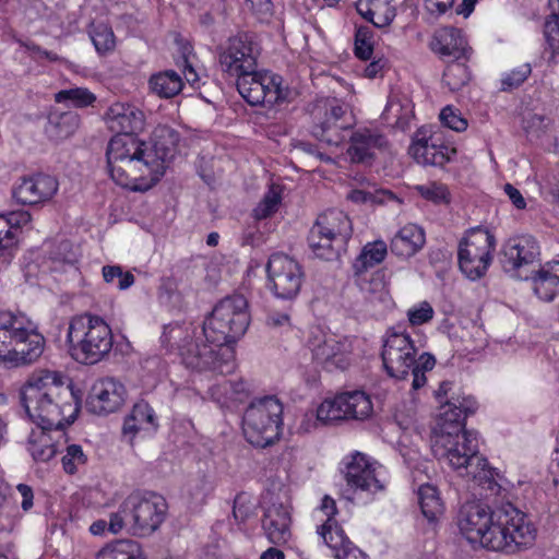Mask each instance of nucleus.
<instances>
[{"label": "nucleus", "instance_id": "53", "mask_svg": "<svg viewBox=\"0 0 559 559\" xmlns=\"http://www.w3.org/2000/svg\"><path fill=\"white\" fill-rule=\"evenodd\" d=\"M523 123L524 130L531 139H539L547 133L550 119L543 115L530 114L525 117Z\"/></svg>", "mask_w": 559, "mask_h": 559}, {"label": "nucleus", "instance_id": "17", "mask_svg": "<svg viewBox=\"0 0 559 559\" xmlns=\"http://www.w3.org/2000/svg\"><path fill=\"white\" fill-rule=\"evenodd\" d=\"M267 278L274 295L281 299H294L304 282L301 265L284 253H274L266 264Z\"/></svg>", "mask_w": 559, "mask_h": 559}, {"label": "nucleus", "instance_id": "22", "mask_svg": "<svg viewBox=\"0 0 559 559\" xmlns=\"http://www.w3.org/2000/svg\"><path fill=\"white\" fill-rule=\"evenodd\" d=\"M408 152L418 164L431 166H443L451 159V154H455V150L445 145L440 135H428L424 129L415 133Z\"/></svg>", "mask_w": 559, "mask_h": 559}, {"label": "nucleus", "instance_id": "40", "mask_svg": "<svg viewBox=\"0 0 559 559\" xmlns=\"http://www.w3.org/2000/svg\"><path fill=\"white\" fill-rule=\"evenodd\" d=\"M356 283L365 298L370 301H383L388 297L384 274L380 271L368 276L366 273L360 274V276H356Z\"/></svg>", "mask_w": 559, "mask_h": 559}, {"label": "nucleus", "instance_id": "33", "mask_svg": "<svg viewBox=\"0 0 559 559\" xmlns=\"http://www.w3.org/2000/svg\"><path fill=\"white\" fill-rule=\"evenodd\" d=\"M531 280L534 294L543 301H552L559 295V261L545 263Z\"/></svg>", "mask_w": 559, "mask_h": 559}, {"label": "nucleus", "instance_id": "57", "mask_svg": "<svg viewBox=\"0 0 559 559\" xmlns=\"http://www.w3.org/2000/svg\"><path fill=\"white\" fill-rule=\"evenodd\" d=\"M440 119L445 127L457 132L464 131L467 128V121L450 106L441 110Z\"/></svg>", "mask_w": 559, "mask_h": 559}, {"label": "nucleus", "instance_id": "63", "mask_svg": "<svg viewBox=\"0 0 559 559\" xmlns=\"http://www.w3.org/2000/svg\"><path fill=\"white\" fill-rule=\"evenodd\" d=\"M246 2L250 4L251 10L260 20L272 15L273 4L271 0H246Z\"/></svg>", "mask_w": 559, "mask_h": 559}, {"label": "nucleus", "instance_id": "32", "mask_svg": "<svg viewBox=\"0 0 559 559\" xmlns=\"http://www.w3.org/2000/svg\"><path fill=\"white\" fill-rule=\"evenodd\" d=\"M426 242L424 229L416 224H407L391 239L390 248L400 258H411L420 251Z\"/></svg>", "mask_w": 559, "mask_h": 559}, {"label": "nucleus", "instance_id": "50", "mask_svg": "<svg viewBox=\"0 0 559 559\" xmlns=\"http://www.w3.org/2000/svg\"><path fill=\"white\" fill-rule=\"evenodd\" d=\"M265 78H267L271 83L263 82L262 90L265 96L262 105L271 107L284 100L287 96V91L282 87V78L280 75L266 71Z\"/></svg>", "mask_w": 559, "mask_h": 559}, {"label": "nucleus", "instance_id": "31", "mask_svg": "<svg viewBox=\"0 0 559 559\" xmlns=\"http://www.w3.org/2000/svg\"><path fill=\"white\" fill-rule=\"evenodd\" d=\"M312 227L334 237L337 247L346 246L353 234L349 217L340 210H330L319 215Z\"/></svg>", "mask_w": 559, "mask_h": 559}, {"label": "nucleus", "instance_id": "10", "mask_svg": "<svg viewBox=\"0 0 559 559\" xmlns=\"http://www.w3.org/2000/svg\"><path fill=\"white\" fill-rule=\"evenodd\" d=\"M248 300L242 295H231L219 300L202 325L206 341L229 346L242 337L250 324Z\"/></svg>", "mask_w": 559, "mask_h": 559}, {"label": "nucleus", "instance_id": "2", "mask_svg": "<svg viewBox=\"0 0 559 559\" xmlns=\"http://www.w3.org/2000/svg\"><path fill=\"white\" fill-rule=\"evenodd\" d=\"M21 401L27 416L45 428H64L79 412L73 392L56 371L33 372L22 386Z\"/></svg>", "mask_w": 559, "mask_h": 559}, {"label": "nucleus", "instance_id": "44", "mask_svg": "<svg viewBox=\"0 0 559 559\" xmlns=\"http://www.w3.org/2000/svg\"><path fill=\"white\" fill-rule=\"evenodd\" d=\"M88 33L99 55H106L115 49L116 38L110 26L104 23H93Z\"/></svg>", "mask_w": 559, "mask_h": 559}, {"label": "nucleus", "instance_id": "45", "mask_svg": "<svg viewBox=\"0 0 559 559\" xmlns=\"http://www.w3.org/2000/svg\"><path fill=\"white\" fill-rule=\"evenodd\" d=\"M281 201L282 188L278 185L272 183L262 200L254 207L253 217L259 221L270 217L278 210Z\"/></svg>", "mask_w": 559, "mask_h": 559}, {"label": "nucleus", "instance_id": "21", "mask_svg": "<svg viewBox=\"0 0 559 559\" xmlns=\"http://www.w3.org/2000/svg\"><path fill=\"white\" fill-rule=\"evenodd\" d=\"M263 509L262 528L266 538L274 545H285L292 537L288 507L269 493L263 497Z\"/></svg>", "mask_w": 559, "mask_h": 559}, {"label": "nucleus", "instance_id": "27", "mask_svg": "<svg viewBox=\"0 0 559 559\" xmlns=\"http://www.w3.org/2000/svg\"><path fill=\"white\" fill-rule=\"evenodd\" d=\"M476 409V403L466 397L451 396L441 405V413L433 435L443 433V430L451 433L471 432L466 430L465 418Z\"/></svg>", "mask_w": 559, "mask_h": 559}, {"label": "nucleus", "instance_id": "35", "mask_svg": "<svg viewBox=\"0 0 559 559\" xmlns=\"http://www.w3.org/2000/svg\"><path fill=\"white\" fill-rule=\"evenodd\" d=\"M156 428L157 420L153 408L146 402H139L126 418L122 431L133 437L140 431L153 432Z\"/></svg>", "mask_w": 559, "mask_h": 559}, {"label": "nucleus", "instance_id": "61", "mask_svg": "<svg viewBox=\"0 0 559 559\" xmlns=\"http://www.w3.org/2000/svg\"><path fill=\"white\" fill-rule=\"evenodd\" d=\"M3 216L8 223V226L12 227L13 234L16 238H17V233L20 231L21 226L29 223V221H31V214L26 211L11 212Z\"/></svg>", "mask_w": 559, "mask_h": 559}, {"label": "nucleus", "instance_id": "36", "mask_svg": "<svg viewBox=\"0 0 559 559\" xmlns=\"http://www.w3.org/2000/svg\"><path fill=\"white\" fill-rule=\"evenodd\" d=\"M265 74L266 71H259L257 68L250 72V74H246L236 80L237 90L248 104L252 106L263 104L265 96L262 90L263 82L271 83V81L265 78Z\"/></svg>", "mask_w": 559, "mask_h": 559}, {"label": "nucleus", "instance_id": "55", "mask_svg": "<svg viewBox=\"0 0 559 559\" xmlns=\"http://www.w3.org/2000/svg\"><path fill=\"white\" fill-rule=\"evenodd\" d=\"M231 381L224 380L209 389L211 399L222 407H229L233 403L230 395Z\"/></svg>", "mask_w": 559, "mask_h": 559}, {"label": "nucleus", "instance_id": "62", "mask_svg": "<svg viewBox=\"0 0 559 559\" xmlns=\"http://www.w3.org/2000/svg\"><path fill=\"white\" fill-rule=\"evenodd\" d=\"M177 66L183 67L182 72H183L185 79L190 85L195 86L199 83V81H200L199 74L197 73L195 69L193 68L188 55L185 53L181 57V60L177 61Z\"/></svg>", "mask_w": 559, "mask_h": 559}, {"label": "nucleus", "instance_id": "13", "mask_svg": "<svg viewBox=\"0 0 559 559\" xmlns=\"http://www.w3.org/2000/svg\"><path fill=\"white\" fill-rule=\"evenodd\" d=\"M495 237L483 228H473L461 240L457 258L459 266L472 281L483 277L491 263Z\"/></svg>", "mask_w": 559, "mask_h": 559}, {"label": "nucleus", "instance_id": "43", "mask_svg": "<svg viewBox=\"0 0 559 559\" xmlns=\"http://www.w3.org/2000/svg\"><path fill=\"white\" fill-rule=\"evenodd\" d=\"M79 121L75 112L51 114L48 119V132L56 139H66L75 132Z\"/></svg>", "mask_w": 559, "mask_h": 559}, {"label": "nucleus", "instance_id": "7", "mask_svg": "<svg viewBox=\"0 0 559 559\" xmlns=\"http://www.w3.org/2000/svg\"><path fill=\"white\" fill-rule=\"evenodd\" d=\"M417 349L409 334L390 331L381 353L386 373L397 380L412 377V390L421 389L426 382V372L432 370L436 359L428 353L416 358Z\"/></svg>", "mask_w": 559, "mask_h": 559}, {"label": "nucleus", "instance_id": "64", "mask_svg": "<svg viewBox=\"0 0 559 559\" xmlns=\"http://www.w3.org/2000/svg\"><path fill=\"white\" fill-rule=\"evenodd\" d=\"M16 491L21 498V508L24 512H28L34 506V492L31 486L19 484Z\"/></svg>", "mask_w": 559, "mask_h": 559}, {"label": "nucleus", "instance_id": "60", "mask_svg": "<svg viewBox=\"0 0 559 559\" xmlns=\"http://www.w3.org/2000/svg\"><path fill=\"white\" fill-rule=\"evenodd\" d=\"M252 514L251 504L241 495L237 496L234 501L233 515L239 523L246 522Z\"/></svg>", "mask_w": 559, "mask_h": 559}, {"label": "nucleus", "instance_id": "48", "mask_svg": "<svg viewBox=\"0 0 559 559\" xmlns=\"http://www.w3.org/2000/svg\"><path fill=\"white\" fill-rule=\"evenodd\" d=\"M417 192L427 201L436 204H448L451 200V194L444 183L438 181H430L415 187Z\"/></svg>", "mask_w": 559, "mask_h": 559}, {"label": "nucleus", "instance_id": "52", "mask_svg": "<svg viewBox=\"0 0 559 559\" xmlns=\"http://www.w3.org/2000/svg\"><path fill=\"white\" fill-rule=\"evenodd\" d=\"M86 462L87 456L81 445L70 444L67 447L66 454L62 457V466L66 473L75 474Z\"/></svg>", "mask_w": 559, "mask_h": 559}, {"label": "nucleus", "instance_id": "14", "mask_svg": "<svg viewBox=\"0 0 559 559\" xmlns=\"http://www.w3.org/2000/svg\"><path fill=\"white\" fill-rule=\"evenodd\" d=\"M307 347L312 360L326 371L344 370L349 365L352 348L347 338H340L319 326L310 329Z\"/></svg>", "mask_w": 559, "mask_h": 559}, {"label": "nucleus", "instance_id": "28", "mask_svg": "<svg viewBox=\"0 0 559 559\" xmlns=\"http://www.w3.org/2000/svg\"><path fill=\"white\" fill-rule=\"evenodd\" d=\"M67 442L63 428L33 429L27 440V450L36 462H48L58 452L59 447Z\"/></svg>", "mask_w": 559, "mask_h": 559}, {"label": "nucleus", "instance_id": "51", "mask_svg": "<svg viewBox=\"0 0 559 559\" xmlns=\"http://www.w3.org/2000/svg\"><path fill=\"white\" fill-rule=\"evenodd\" d=\"M103 278L107 284H114L118 280L117 287L120 290L128 289L134 284V276L131 272H123L120 265H105L102 270Z\"/></svg>", "mask_w": 559, "mask_h": 559}, {"label": "nucleus", "instance_id": "29", "mask_svg": "<svg viewBox=\"0 0 559 559\" xmlns=\"http://www.w3.org/2000/svg\"><path fill=\"white\" fill-rule=\"evenodd\" d=\"M318 534L325 545L332 549L336 559H367V556L344 534L336 520H325L318 527Z\"/></svg>", "mask_w": 559, "mask_h": 559}, {"label": "nucleus", "instance_id": "9", "mask_svg": "<svg viewBox=\"0 0 559 559\" xmlns=\"http://www.w3.org/2000/svg\"><path fill=\"white\" fill-rule=\"evenodd\" d=\"M167 502L157 493L130 495L119 510L110 516L108 531L118 534L122 530L133 535L146 536L155 532L164 522Z\"/></svg>", "mask_w": 559, "mask_h": 559}, {"label": "nucleus", "instance_id": "25", "mask_svg": "<svg viewBox=\"0 0 559 559\" xmlns=\"http://www.w3.org/2000/svg\"><path fill=\"white\" fill-rule=\"evenodd\" d=\"M59 188L56 177L38 173L23 177L14 188L13 195L17 202L36 205L52 199Z\"/></svg>", "mask_w": 559, "mask_h": 559}, {"label": "nucleus", "instance_id": "39", "mask_svg": "<svg viewBox=\"0 0 559 559\" xmlns=\"http://www.w3.org/2000/svg\"><path fill=\"white\" fill-rule=\"evenodd\" d=\"M308 241L313 253L318 258L328 261L337 259L340 254L346 250V246H336L334 237L326 235L314 227H311L310 229Z\"/></svg>", "mask_w": 559, "mask_h": 559}, {"label": "nucleus", "instance_id": "24", "mask_svg": "<svg viewBox=\"0 0 559 559\" xmlns=\"http://www.w3.org/2000/svg\"><path fill=\"white\" fill-rule=\"evenodd\" d=\"M126 393L124 385L116 379H100L92 386L87 408L96 415L114 413L123 404Z\"/></svg>", "mask_w": 559, "mask_h": 559}, {"label": "nucleus", "instance_id": "37", "mask_svg": "<svg viewBox=\"0 0 559 559\" xmlns=\"http://www.w3.org/2000/svg\"><path fill=\"white\" fill-rule=\"evenodd\" d=\"M183 86L181 76L175 70H166L151 75L150 91L160 98H171L178 95Z\"/></svg>", "mask_w": 559, "mask_h": 559}, {"label": "nucleus", "instance_id": "1", "mask_svg": "<svg viewBox=\"0 0 559 559\" xmlns=\"http://www.w3.org/2000/svg\"><path fill=\"white\" fill-rule=\"evenodd\" d=\"M457 526L472 545L506 554L532 547L537 536L534 523L509 502L495 509L480 502H466L460 510Z\"/></svg>", "mask_w": 559, "mask_h": 559}, {"label": "nucleus", "instance_id": "6", "mask_svg": "<svg viewBox=\"0 0 559 559\" xmlns=\"http://www.w3.org/2000/svg\"><path fill=\"white\" fill-rule=\"evenodd\" d=\"M45 338L24 313L0 312V360L12 365L32 364L44 352Z\"/></svg>", "mask_w": 559, "mask_h": 559}, {"label": "nucleus", "instance_id": "59", "mask_svg": "<svg viewBox=\"0 0 559 559\" xmlns=\"http://www.w3.org/2000/svg\"><path fill=\"white\" fill-rule=\"evenodd\" d=\"M544 34L552 52L559 53V21L547 19L544 26Z\"/></svg>", "mask_w": 559, "mask_h": 559}, {"label": "nucleus", "instance_id": "54", "mask_svg": "<svg viewBox=\"0 0 559 559\" xmlns=\"http://www.w3.org/2000/svg\"><path fill=\"white\" fill-rule=\"evenodd\" d=\"M531 72V64L524 63L503 74L501 79V90L508 92L518 88L530 76Z\"/></svg>", "mask_w": 559, "mask_h": 559}, {"label": "nucleus", "instance_id": "4", "mask_svg": "<svg viewBox=\"0 0 559 559\" xmlns=\"http://www.w3.org/2000/svg\"><path fill=\"white\" fill-rule=\"evenodd\" d=\"M435 457L457 472L462 477H472L484 490V497L490 499L506 491L496 480L495 471L488 466L487 459L479 453L477 433L461 432L436 433L431 439Z\"/></svg>", "mask_w": 559, "mask_h": 559}, {"label": "nucleus", "instance_id": "18", "mask_svg": "<svg viewBox=\"0 0 559 559\" xmlns=\"http://www.w3.org/2000/svg\"><path fill=\"white\" fill-rule=\"evenodd\" d=\"M344 474L347 485L355 490L374 495L385 488L384 467L360 452L346 462Z\"/></svg>", "mask_w": 559, "mask_h": 559}, {"label": "nucleus", "instance_id": "16", "mask_svg": "<svg viewBox=\"0 0 559 559\" xmlns=\"http://www.w3.org/2000/svg\"><path fill=\"white\" fill-rule=\"evenodd\" d=\"M372 413L370 397L361 391L344 392L324 400L317 409V421L334 424L345 419L361 420Z\"/></svg>", "mask_w": 559, "mask_h": 559}, {"label": "nucleus", "instance_id": "12", "mask_svg": "<svg viewBox=\"0 0 559 559\" xmlns=\"http://www.w3.org/2000/svg\"><path fill=\"white\" fill-rule=\"evenodd\" d=\"M355 123V116L348 105L336 98H328L318 103L313 110L311 133L320 142L338 146Z\"/></svg>", "mask_w": 559, "mask_h": 559}, {"label": "nucleus", "instance_id": "5", "mask_svg": "<svg viewBox=\"0 0 559 559\" xmlns=\"http://www.w3.org/2000/svg\"><path fill=\"white\" fill-rule=\"evenodd\" d=\"M106 157L112 180L123 188L147 191L160 179L145 154V142L134 135L112 136Z\"/></svg>", "mask_w": 559, "mask_h": 559}, {"label": "nucleus", "instance_id": "8", "mask_svg": "<svg viewBox=\"0 0 559 559\" xmlns=\"http://www.w3.org/2000/svg\"><path fill=\"white\" fill-rule=\"evenodd\" d=\"M67 342L69 352L76 361L95 365L110 353L114 336L110 326L102 317L86 312L70 320Z\"/></svg>", "mask_w": 559, "mask_h": 559}, {"label": "nucleus", "instance_id": "34", "mask_svg": "<svg viewBox=\"0 0 559 559\" xmlns=\"http://www.w3.org/2000/svg\"><path fill=\"white\" fill-rule=\"evenodd\" d=\"M357 11L377 27L390 25L396 14L392 0H359Z\"/></svg>", "mask_w": 559, "mask_h": 559}, {"label": "nucleus", "instance_id": "47", "mask_svg": "<svg viewBox=\"0 0 559 559\" xmlns=\"http://www.w3.org/2000/svg\"><path fill=\"white\" fill-rule=\"evenodd\" d=\"M95 99L94 94L83 87L62 90L55 95L57 103H68L74 107H86L95 102Z\"/></svg>", "mask_w": 559, "mask_h": 559}, {"label": "nucleus", "instance_id": "42", "mask_svg": "<svg viewBox=\"0 0 559 559\" xmlns=\"http://www.w3.org/2000/svg\"><path fill=\"white\" fill-rule=\"evenodd\" d=\"M418 500L423 514L429 521L436 520L443 513V502L433 485H421L418 489Z\"/></svg>", "mask_w": 559, "mask_h": 559}, {"label": "nucleus", "instance_id": "20", "mask_svg": "<svg viewBox=\"0 0 559 559\" xmlns=\"http://www.w3.org/2000/svg\"><path fill=\"white\" fill-rule=\"evenodd\" d=\"M539 246L531 236L510 239L504 243L500 263L504 272L516 278H527L523 276L521 270L535 262L539 257Z\"/></svg>", "mask_w": 559, "mask_h": 559}, {"label": "nucleus", "instance_id": "46", "mask_svg": "<svg viewBox=\"0 0 559 559\" xmlns=\"http://www.w3.org/2000/svg\"><path fill=\"white\" fill-rule=\"evenodd\" d=\"M469 81V71L465 63L454 62L447 67L442 82L451 92L461 90Z\"/></svg>", "mask_w": 559, "mask_h": 559}, {"label": "nucleus", "instance_id": "56", "mask_svg": "<svg viewBox=\"0 0 559 559\" xmlns=\"http://www.w3.org/2000/svg\"><path fill=\"white\" fill-rule=\"evenodd\" d=\"M433 317V309L429 302L423 301L407 311V318L412 325H421Z\"/></svg>", "mask_w": 559, "mask_h": 559}, {"label": "nucleus", "instance_id": "23", "mask_svg": "<svg viewBox=\"0 0 559 559\" xmlns=\"http://www.w3.org/2000/svg\"><path fill=\"white\" fill-rule=\"evenodd\" d=\"M389 141L377 129L359 128L352 132L347 155L352 163L370 165L378 152L386 150Z\"/></svg>", "mask_w": 559, "mask_h": 559}, {"label": "nucleus", "instance_id": "3", "mask_svg": "<svg viewBox=\"0 0 559 559\" xmlns=\"http://www.w3.org/2000/svg\"><path fill=\"white\" fill-rule=\"evenodd\" d=\"M162 344L176 350L186 368L198 373L229 374L236 368L235 350L230 346L206 341L202 329L170 323L164 326Z\"/></svg>", "mask_w": 559, "mask_h": 559}, {"label": "nucleus", "instance_id": "38", "mask_svg": "<svg viewBox=\"0 0 559 559\" xmlns=\"http://www.w3.org/2000/svg\"><path fill=\"white\" fill-rule=\"evenodd\" d=\"M388 254V246L383 240H376L364 246L360 254L353 263L355 276H360L368 269L381 263Z\"/></svg>", "mask_w": 559, "mask_h": 559}, {"label": "nucleus", "instance_id": "49", "mask_svg": "<svg viewBox=\"0 0 559 559\" xmlns=\"http://www.w3.org/2000/svg\"><path fill=\"white\" fill-rule=\"evenodd\" d=\"M17 245V238L14 236L12 227L8 226L3 214L0 215V258L8 264L13 258Z\"/></svg>", "mask_w": 559, "mask_h": 559}, {"label": "nucleus", "instance_id": "41", "mask_svg": "<svg viewBox=\"0 0 559 559\" xmlns=\"http://www.w3.org/2000/svg\"><path fill=\"white\" fill-rule=\"evenodd\" d=\"M96 559H145V557L136 542L119 540L102 548Z\"/></svg>", "mask_w": 559, "mask_h": 559}, {"label": "nucleus", "instance_id": "58", "mask_svg": "<svg viewBox=\"0 0 559 559\" xmlns=\"http://www.w3.org/2000/svg\"><path fill=\"white\" fill-rule=\"evenodd\" d=\"M373 51L371 38L366 32L359 29L356 34L355 40V55L361 60H368L371 58Z\"/></svg>", "mask_w": 559, "mask_h": 559}, {"label": "nucleus", "instance_id": "19", "mask_svg": "<svg viewBox=\"0 0 559 559\" xmlns=\"http://www.w3.org/2000/svg\"><path fill=\"white\" fill-rule=\"evenodd\" d=\"M179 141L180 134L177 130L166 124H159L153 130L150 141L145 142V154L159 178L165 174L169 162L176 156Z\"/></svg>", "mask_w": 559, "mask_h": 559}, {"label": "nucleus", "instance_id": "30", "mask_svg": "<svg viewBox=\"0 0 559 559\" xmlns=\"http://www.w3.org/2000/svg\"><path fill=\"white\" fill-rule=\"evenodd\" d=\"M430 47L440 57L455 60L465 58L468 51L462 31L454 27H442L436 31Z\"/></svg>", "mask_w": 559, "mask_h": 559}, {"label": "nucleus", "instance_id": "11", "mask_svg": "<svg viewBox=\"0 0 559 559\" xmlns=\"http://www.w3.org/2000/svg\"><path fill=\"white\" fill-rule=\"evenodd\" d=\"M282 414L283 405L276 396L254 399L242 418L247 441L258 448L272 445L281 436Z\"/></svg>", "mask_w": 559, "mask_h": 559}, {"label": "nucleus", "instance_id": "15", "mask_svg": "<svg viewBox=\"0 0 559 559\" xmlns=\"http://www.w3.org/2000/svg\"><path fill=\"white\" fill-rule=\"evenodd\" d=\"M258 56L259 51L252 37L242 33L230 37L219 48L218 66L223 73L238 80L258 68Z\"/></svg>", "mask_w": 559, "mask_h": 559}, {"label": "nucleus", "instance_id": "26", "mask_svg": "<svg viewBox=\"0 0 559 559\" xmlns=\"http://www.w3.org/2000/svg\"><path fill=\"white\" fill-rule=\"evenodd\" d=\"M145 114L134 104L117 102L105 112V121L112 132L134 135L144 130Z\"/></svg>", "mask_w": 559, "mask_h": 559}]
</instances>
